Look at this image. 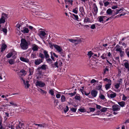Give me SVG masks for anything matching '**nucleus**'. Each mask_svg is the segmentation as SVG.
Returning a JSON list of instances; mask_svg holds the SVG:
<instances>
[{
  "instance_id": "nucleus-50",
  "label": "nucleus",
  "mask_w": 129,
  "mask_h": 129,
  "mask_svg": "<svg viewBox=\"0 0 129 129\" xmlns=\"http://www.w3.org/2000/svg\"><path fill=\"white\" fill-rule=\"evenodd\" d=\"M106 56V54L104 53L101 56V57L103 59H104L107 58V57Z\"/></svg>"
},
{
  "instance_id": "nucleus-36",
  "label": "nucleus",
  "mask_w": 129,
  "mask_h": 129,
  "mask_svg": "<svg viewBox=\"0 0 129 129\" xmlns=\"http://www.w3.org/2000/svg\"><path fill=\"white\" fill-rule=\"evenodd\" d=\"M75 99L76 100L80 101L81 99V98L79 95L78 94V95H76L75 97Z\"/></svg>"
},
{
  "instance_id": "nucleus-19",
  "label": "nucleus",
  "mask_w": 129,
  "mask_h": 129,
  "mask_svg": "<svg viewBox=\"0 0 129 129\" xmlns=\"http://www.w3.org/2000/svg\"><path fill=\"white\" fill-rule=\"evenodd\" d=\"M20 59L21 61L23 62H29V60L27 58L21 57H20Z\"/></svg>"
},
{
  "instance_id": "nucleus-21",
  "label": "nucleus",
  "mask_w": 129,
  "mask_h": 129,
  "mask_svg": "<svg viewBox=\"0 0 129 129\" xmlns=\"http://www.w3.org/2000/svg\"><path fill=\"white\" fill-rule=\"evenodd\" d=\"M84 22L85 23H90L91 22L90 19L88 17H85L84 19Z\"/></svg>"
},
{
  "instance_id": "nucleus-55",
  "label": "nucleus",
  "mask_w": 129,
  "mask_h": 129,
  "mask_svg": "<svg viewBox=\"0 0 129 129\" xmlns=\"http://www.w3.org/2000/svg\"><path fill=\"white\" fill-rule=\"evenodd\" d=\"M89 109L90 110V112H93L95 110V108H89Z\"/></svg>"
},
{
  "instance_id": "nucleus-15",
  "label": "nucleus",
  "mask_w": 129,
  "mask_h": 129,
  "mask_svg": "<svg viewBox=\"0 0 129 129\" xmlns=\"http://www.w3.org/2000/svg\"><path fill=\"white\" fill-rule=\"evenodd\" d=\"M112 93L108 94L107 95L108 97L112 99L115 97L116 96V94L114 92H112Z\"/></svg>"
},
{
  "instance_id": "nucleus-62",
  "label": "nucleus",
  "mask_w": 129,
  "mask_h": 129,
  "mask_svg": "<svg viewBox=\"0 0 129 129\" xmlns=\"http://www.w3.org/2000/svg\"><path fill=\"white\" fill-rule=\"evenodd\" d=\"M2 31L6 34V35L7 32V30L6 29L4 28H3Z\"/></svg>"
},
{
  "instance_id": "nucleus-40",
  "label": "nucleus",
  "mask_w": 129,
  "mask_h": 129,
  "mask_svg": "<svg viewBox=\"0 0 129 129\" xmlns=\"http://www.w3.org/2000/svg\"><path fill=\"white\" fill-rule=\"evenodd\" d=\"M93 54V53L91 51H90L88 52L87 54L89 58H90L92 55Z\"/></svg>"
},
{
  "instance_id": "nucleus-45",
  "label": "nucleus",
  "mask_w": 129,
  "mask_h": 129,
  "mask_svg": "<svg viewBox=\"0 0 129 129\" xmlns=\"http://www.w3.org/2000/svg\"><path fill=\"white\" fill-rule=\"evenodd\" d=\"M103 80L104 81H106L108 83H112L111 80L107 78L104 79Z\"/></svg>"
},
{
  "instance_id": "nucleus-57",
  "label": "nucleus",
  "mask_w": 129,
  "mask_h": 129,
  "mask_svg": "<svg viewBox=\"0 0 129 129\" xmlns=\"http://www.w3.org/2000/svg\"><path fill=\"white\" fill-rule=\"evenodd\" d=\"M78 110L82 112H85L86 110L83 108H81L78 109Z\"/></svg>"
},
{
  "instance_id": "nucleus-33",
  "label": "nucleus",
  "mask_w": 129,
  "mask_h": 129,
  "mask_svg": "<svg viewBox=\"0 0 129 129\" xmlns=\"http://www.w3.org/2000/svg\"><path fill=\"white\" fill-rule=\"evenodd\" d=\"M66 98L64 95H62L61 98V101L62 103L63 102L66 101Z\"/></svg>"
},
{
  "instance_id": "nucleus-54",
  "label": "nucleus",
  "mask_w": 129,
  "mask_h": 129,
  "mask_svg": "<svg viewBox=\"0 0 129 129\" xmlns=\"http://www.w3.org/2000/svg\"><path fill=\"white\" fill-rule=\"evenodd\" d=\"M39 57L41 58V59H44V56L41 53H39Z\"/></svg>"
},
{
  "instance_id": "nucleus-42",
  "label": "nucleus",
  "mask_w": 129,
  "mask_h": 129,
  "mask_svg": "<svg viewBox=\"0 0 129 129\" xmlns=\"http://www.w3.org/2000/svg\"><path fill=\"white\" fill-rule=\"evenodd\" d=\"M108 109V108H107L104 107L102 109H101L100 111L102 112H104L106 111H107Z\"/></svg>"
},
{
  "instance_id": "nucleus-14",
  "label": "nucleus",
  "mask_w": 129,
  "mask_h": 129,
  "mask_svg": "<svg viewBox=\"0 0 129 129\" xmlns=\"http://www.w3.org/2000/svg\"><path fill=\"white\" fill-rule=\"evenodd\" d=\"M23 83L25 86V88L26 89H28L30 85L29 84V81L28 80H26L25 82L24 80H23Z\"/></svg>"
},
{
  "instance_id": "nucleus-9",
  "label": "nucleus",
  "mask_w": 129,
  "mask_h": 129,
  "mask_svg": "<svg viewBox=\"0 0 129 129\" xmlns=\"http://www.w3.org/2000/svg\"><path fill=\"white\" fill-rule=\"evenodd\" d=\"M93 9V10L92 12L94 15H96L98 12V8L95 3H93L92 6Z\"/></svg>"
},
{
  "instance_id": "nucleus-37",
  "label": "nucleus",
  "mask_w": 129,
  "mask_h": 129,
  "mask_svg": "<svg viewBox=\"0 0 129 129\" xmlns=\"http://www.w3.org/2000/svg\"><path fill=\"white\" fill-rule=\"evenodd\" d=\"M10 104L11 106H14L15 107H17V105L13 101H11L10 102Z\"/></svg>"
},
{
  "instance_id": "nucleus-13",
  "label": "nucleus",
  "mask_w": 129,
  "mask_h": 129,
  "mask_svg": "<svg viewBox=\"0 0 129 129\" xmlns=\"http://www.w3.org/2000/svg\"><path fill=\"white\" fill-rule=\"evenodd\" d=\"M34 71L33 69L29 68L28 70V71L29 73V74L28 75V79H30L32 77L31 76L33 75V72Z\"/></svg>"
},
{
  "instance_id": "nucleus-34",
  "label": "nucleus",
  "mask_w": 129,
  "mask_h": 129,
  "mask_svg": "<svg viewBox=\"0 0 129 129\" xmlns=\"http://www.w3.org/2000/svg\"><path fill=\"white\" fill-rule=\"evenodd\" d=\"M35 9H36L34 8H32L31 10V11L32 12V13L33 14L38 15V14L37 13L38 12L36 11Z\"/></svg>"
},
{
  "instance_id": "nucleus-11",
  "label": "nucleus",
  "mask_w": 129,
  "mask_h": 129,
  "mask_svg": "<svg viewBox=\"0 0 129 129\" xmlns=\"http://www.w3.org/2000/svg\"><path fill=\"white\" fill-rule=\"evenodd\" d=\"M43 62V60L42 59L38 58L34 60V63L36 65H38Z\"/></svg>"
},
{
  "instance_id": "nucleus-10",
  "label": "nucleus",
  "mask_w": 129,
  "mask_h": 129,
  "mask_svg": "<svg viewBox=\"0 0 129 129\" xmlns=\"http://www.w3.org/2000/svg\"><path fill=\"white\" fill-rule=\"evenodd\" d=\"M36 86L43 87L45 86V84L42 81H38L36 83Z\"/></svg>"
},
{
  "instance_id": "nucleus-35",
  "label": "nucleus",
  "mask_w": 129,
  "mask_h": 129,
  "mask_svg": "<svg viewBox=\"0 0 129 129\" xmlns=\"http://www.w3.org/2000/svg\"><path fill=\"white\" fill-rule=\"evenodd\" d=\"M123 8H121L119 10H117L116 9V12L115 13V14L114 15H113V16H114V15H116L120 13L121 12V11H122L123 10Z\"/></svg>"
},
{
  "instance_id": "nucleus-41",
  "label": "nucleus",
  "mask_w": 129,
  "mask_h": 129,
  "mask_svg": "<svg viewBox=\"0 0 129 129\" xmlns=\"http://www.w3.org/2000/svg\"><path fill=\"white\" fill-rule=\"evenodd\" d=\"M19 124H20V125H18L16 127V128L18 129H21L22 126L23 125V123L20 124V122H19Z\"/></svg>"
},
{
  "instance_id": "nucleus-51",
  "label": "nucleus",
  "mask_w": 129,
  "mask_h": 129,
  "mask_svg": "<svg viewBox=\"0 0 129 129\" xmlns=\"http://www.w3.org/2000/svg\"><path fill=\"white\" fill-rule=\"evenodd\" d=\"M99 97L102 100H104L105 99V96L102 94H100L99 95Z\"/></svg>"
},
{
  "instance_id": "nucleus-30",
  "label": "nucleus",
  "mask_w": 129,
  "mask_h": 129,
  "mask_svg": "<svg viewBox=\"0 0 129 129\" xmlns=\"http://www.w3.org/2000/svg\"><path fill=\"white\" fill-rule=\"evenodd\" d=\"M46 59L47 62L48 63L51 64L53 62L52 60L50 58V57L49 58H46Z\"/></svg>"
},
{
  "instance_id": "nucleus-12",
  "label": "nucleus",
  "mask_w": 129,
  "mask_h": 129,
  "mask_svg": "<svg viewBox=\"0 0 129 129\" xmlns=\"http://www.w3.org/2000/svg\"><path fill=\"white\" fill-rule=\"evenodd\" d=\"M21 31L23 34H25L28 33L29 30L28 28L25 27L21 28Z\"/></svg>"
},
{
  "instance_id": "nucleus-28",
  "label": "nucleus",
  "mask_w": 129,
  "mask_h": 129,
  "mask_svg": "<svg viewBox=\"0 0 129 129\" xmlns=\"http://www.w3.org/2000/svg\"><path fill=\"white\" fill-rule=\"evenodd\" d=\"M73 1L72 0H65V3L66 4H68L69 5H73Z\"/></svg>"
},
{
  "instance_id": "nucleus-58",
  "label": "nucleus",
  "mask_w": 129,
  "mask_h": 129,
  "mask_svg": "<svg viewBox=\"0 0 129 129\" xmlns=\"http://www.w3.org/2000/svg\"><path fill=\"white\" fill-rule=\"evenodd\" d=\"M76 92H74L73 93H69L68 94L70 96H74L75 95V94H76Z\"/></svg>"
},
{
  "instance_id": "nucleus-61",
  "label": "nucleus",
  "mask_w": 129,
  "mask_h": 129,
  "mask_svg": "<svg viewBox=\"0 0 129 129\" xmlns=\"http://www.w3.org/2000/svg\"><path fill=\"white\" fill-rule=\"evenodd\" d=\"M90 28L92 29H94L96 28L95 24L92 25L90 26Z\"/></svg>"
},
{
  "instance_id": "nucleus-24",
  "label": "nucleus",
  "mask_w": 129,
  "mask_h": 129,
  "mask_svg": "<svg viewBox=\"0 0 129 129\" xmlns=\"http://www.w3.org/2000/svg\"><path fill=\"white\" fill-rule=\"evenodd\" d=\"M7 47V46L5 44H3L1 46V52H2L4 51L5 49Z\"/></svg>"
},
{
  "instance_id": "nucleus-32",
  "label": "nucleus",
  "mask_w": 129,
  "mask_h": 129,
  "mask_svg": "<svg viewBox=\"0 0 129 129\" xmlns=\"http://www.w3.org/2000/svg\"><path fill=\"white\" fill-rule=\"evenodd\" d=\"M47 66L45 64L42 65L41 67H40V68L42 70H46V69L47 67Z\"/></svg>"
},
{
  "instance_id": "nucleus-56",
  "label": "nucleus",
  "mask_w": 129,
  "mask_h": 129,
  "mask_svg": "<svg viewBox=\"0 0 129 129\" xmlns=\"http://www.w3.org/2000/svg\"><path fill=\"white\" fill-rule=\"evenodd\" d=\"M39 89L40 90V91L41 93L43 94L45 93V94H46L47 93V92L43 90L42 89Z\"/></svg>"
},
{
  "instance_id": "nucleus-4",
  "label": "nucleus",
  "mask_w": 129,
  "mask_h": 129,
  "mask_svg": "<svg viewBox=\"0 0 129 129\" xmlns=\"http://www.w3.org/2000/svg\"><path fill=\"white\" fill-rule=\"evenodd\" d=\"M91 95L88 96V97L90 99H93L95 98L97 96L98 91L95 90H91Z\"/></svg>"
},
{
  "instance_id": "nucleus-6",
  "label": "nucleus",
  "mask_w": 129,
  "mask_h": 129,
  "mask_svg": "<svg viewBox=\"0 0 129 129\" xmlns=\"http://www.w3.org/2000/svg\"><path fill=\"white\" fill-rule=\"evenodd\" d=\"M69 41L70 42L73 43H75V44H77L81 41V39L80 38H77L75 39H68L67 40Z\"/></svg>"
},
{
  "instance_id": "nucleus-5",
  "label": "nucleus",
  "mask_w": 129,
  "mask_h": 129,
  "mask_svg": "<svg viewBox=\"0 0 129 129\" xmlns=\"http://www.w3.org/2000/svg\"><path fill=\"white\" fill-rule=\"evenodd\" d=\"M39 35L40 37L42 38H43L45 37V36L46 35L44 30V29L40 28L39 29Z\"/></svg>"
},
{
  "instance_id": "nucleus-39",
  "label": "nucleus",
  "mask_w": 129,
  "mask_h": 129,
  "mask_svg": "<svg viewBox=\"0 0 129 129\" xmlns=\"http://www.w3.org/2000/svg\"><path fill=\"white\" fill-rule=\"evenodd\" d=\"M34 124L36 125H38L39 126H40L41 127H44L45 126V124L43 123L37 124L34 123Z\"/></svg>"
},
{
  "instance_id": "nucleus-26",
  "label": "nucleus",
  "mask_w": 129,
  "mask_h": 129,
  "mask_svg": "<svg viewBox=\"0 0 129 129\" xmlns=\"http://www.w3.org/2000/svg\"><path fill=\"white\" fill-rule=\"evenodd\" d=\"M112 83H108L105 85V88L106 90H108L111 87Z\"/></svg>"
},
{
  "instance_id": "nucleus-64",
  "label": "nucleus",
  "mask_w": 129,
  "mask_h": 129,
  "mask_svg": "<svg viewBox=\"0 0 129 129\" xmlns=\"http://www.w3.org/2000/svg\"><path fill=\"white\" fill-rule=\"evenodd\" d=\"M110 4V2L108 1L104 3V5L105 6L107 7Z\"/></svg>"
},
{
  "instance_id": "nucleus-27",
  "label": "nucleus",
  "mask_w": 129,
  "mask_h": 129,
  "mask_svg": "<svg viewBox=\"0 0 129 129\" xmlns=\"http://www.w3.org/2000/svg\"><path fill=\"white\" fill-rule=\"evenodd\" d=\"M15 51L12 52L10 53L7 54L6 56L7 58H10L13 55V54H15Z\"/></svg>"
},
{
  "instance_id": "nucleus-53",
  "label": "nucleus",
  "mask_w": 129,
  "mask_h": 129,
  "mask_svg": "<svg viewBox=\"0 0 129 129\" xmlns=\"http://www.w3.org/2000/svg\"><path fill=\"white\" fill-rule=\"evenodd\" d=\"M122 80L121 78H120L118 80L117 82H118V84L120 85L122 83Z\"/></svg>"
},
{
  "instance_id": "nucleus-63",
  "label": "nucleus",
  "mask_w": 129,
  "mask_h": 129,
  "mask_svg": "<svg viewBox=\"0 0 129 129\" xmlns=\"http://www.w3.org/2000/svg\"><path fill=\"white\" fill-rule=\"evenodd\" d=\"M120 85L117 83L116 85H115V88L117 89H118L120 87Z\"/></svg>"
},
{
  "instance_id": "nucleus-43",
  "label": "nucleus",
  "mask_w": 129,
  "mask_h": 129,
  "mask_svg": "<svg viewBox=\"0 0 129 129\" xmlns=\"http://www.w3.org/2000/svg\"><path fill=\"white\" fill-rule=\"evenodd\" d=\"M72 12L76 14H77L78 12V8L77 7L73 9Z\"/></svg>"
},
{
  "instance_id": "nucleus-18",
  "label": "nucleus",
  "mask_w": 129,
  "mask_h": 129,
  "mask_svg": "<svg viewBox=\"0 0 129 129\" xmlns=\"http://www.w3.org/2000/svg\"><path fill=\"white\" fill-rule=\"evenodd\" d=\"M39 47L36 45L34 44L32 45V49L34 51H37L38 50Z\"/></svg>"
},
{
  "instance_id": "nucleus-22",
  "label": "nucleus",
  "mask_w": 129,
  "mask_h": 129,
  "mask_svg": "<svg viewBox=\"0 0 129 129\" xmlns=\"http://www.w3.org/2000/svg\"><path fill=\"white\" fill-rule=\"evenodd\" d=\"M37 70L39 74L40 75L42 74V70L40 68V67H38L37 69Z\"/></svg>"
},
{
  "instance_id": "nucleus-23",
  "label": "nucleus",
  "mask_w": 129,
  "mask_h": 129,
  "mask_svg": "<svg viewBox=\"0 0 129 129\" xmlns=\"http://www.w3.org/2000/svg\"><path fill=\"white\" fill-rule=\"evenodd\" d=\"M79 11L82 14H85V13L84 11V10L83 7H80L79 8Z\"/></svg>"
},
{
  "instance_id": "nucleus-47",
  "label": "nucleus",
  "mask_w": 129,
  "mask_h": 129,
  "mask_svg": "<svg viewBox=\"0 0 129 129\" xmlns=\"http://www.w3.org/2000/svg\"><path fill=\"white\" fill-rule=\"evenodd\" d=\"M20 73H22L24 76H25L26 74V71L23 69H22L20 71Z\"/></svg>"
},
{
  "instance_id": "nucleus-17",
  "label": "nucleus",
  "mask_w": 129,
  "mask_h": 129,
  "mask_svg": "<svg viewBox=\"0 0 129 129\" xmlns=\"http://www.w3.org/2000/svg\"><path fill=\"white\" fill-rule=\"evenodd\" d=\"M105 17V16H99L97 19L98 21L101 23H103V19Z\"/></svg>"
},
{
  "instance_id": "nucleus-8",
  "label": "nucleus",
  "mask_w": 129,
  "mask_h": 129,
  "mask_svg": "<svg viewBox=\"0 0 129 129\" xmlns=\"http://www.w3.org/2000/svg\"><path fill=\"white\" fill-rule=\"evenodd\" d=\"M120 107L118 105L115 104L112 107V110L113 111H118L120 110Z\"/></svg>"
},
{
  "instance_id": "nucleus-16",
  "label": "nucleus",
  "mask_w": 129,
  "mask_h": 129,
  "mask_svg": "<svg viewBox=\"0 0 129 129\" xmlns=\"http://www.w3.org/2000/svg\"><path fill=\"white\" fill-rule=\"evenodd\" d=\"M124 66L125 68L127 70V71L129 72V63L128 61L124 62Z\"/></svg>"
},
{
  "instance_id": "nucleus-1",
  "label": "nucleus",
  "mask_w": 129,
  "mask_h": 129,
  "mask_svg": "<svg viewBox=\"0 0 129 129\" xmlns=\"http://www.w3.org/2000/svg\"><path fill=\"white\" fill-rule=\"evenodd\" d=\"M20 46L22 49L23 50H26L28 48V43L24 39H21Z\"/></svg>"
},
{
  "instance_id": "nucleus-20",
  "label": "nucleus",
  "mask_w": 129,
  "mask_h": 129,
  "mask_svg": "<svg viewBox=\"0 0 129 129\" xmlns=\"http://www.w3.org/2000/svg\"><path fill=\"white\" fill-rule=\"evenodd\" d=\"M43 53L45 55L44 57L46 58H49V57H50V56L49 55L48 52L47 51L43 50Z\"/></svg>"
},
{
  "instance_id": "nucleus-59",
  "label": "nucleus",
  "mask_w": 129,
  "mask_h": 129,
  "mask_svg": "<svg viewBox=\"0 0 129 129\" xmlns=\"http://www.w3.org/2000/svg\"><path fill=\"white\" fill-rule=\"evenodd\" d=\"M69 107L67 106H66V108L64 109V111L66 113L69 110Z\"/></svg>"
},
{
  "instance_id": "nucleus-52",
  "label": "nucleus",
  "mask_w": 129,
  "mask_h": 129,
  "mask_svg": "<svg viewBox=\"0 0 129 129\" xmlns=\"http://www.w3.org/2000/svg\"><path fill=\"white\" fill-rule=\"evenodd\" d=\"M120 56L121 57H122L124 56V51H122V50L120 51L119 52Z\"/></svg>"
},
{
  "instance_id": "nucleus-3",
  "label": "nucleus",
  "mask_w": 129,
  "mask_h": 129,
  "mask_svg": "<svg viewBox=\"0 0 129 129\" xmlns=\"http://www.w3.org/2000/svg\"><path fill=\"white\" fill-rule=\"evenodd\" d=\"M7 18L8 15L4 13H2L1 17L0 19V28L1 27V24L5 23V20Z\"/></svg>"
},
{
  "instance_id": "nucleus-49",
  "label": "nucleus",
  "mask_w": 129,
  "mask_h": 129,
  "mask_svg": "<svg viewBox=\"0 0 129 129\" xmlns=\"http://www.w3.org/2000/svg\"><path fill=\"white\" fill-rule=\"evenodd\" d=\"M49 93L52 96H53L54 95V91L52 89L49 90Z\"/></svg>"
},
{
  "instance_id": "nucleus-48",
  "label": "nucleus",
  "mask_w": 129,
  "mask_h": 129,
  "mask_svg": "<svg viewBox=\"0 0 129 129\" xmlns=\"http://www.w3.org/2000/svg\"><path fill=\"white\" fill-rule=\"evenodd\" d=\"M72 15L75 18V19L76 20H77V21H79L78 20V19L79 18L78 17V16L77 15H75L74 14H73Z\"/></svg>"
},
{
  "instance_id": "nucleus-29",
  "label": "nucleus",
  "mask_w": 129,
  "mask_h": 129,
  "mask_svg": "<svg viewBox=\"0 0 129 129\" xmlns=\"http://www.w3.org/2000/svg\"><path fill=\"white\" fill-rule=\"evenodd\" d=\"M113 11L114 10H112L111 9L109 8L106 11V13L108 15H111L112 14Z\"/></svg>"
},
{
  "instance_id": "nucleus-31",
  "label": "nucleus",
  "mask_w": 129,
  "mask_h": 129,
  "mask_svg": "<svg viewBox=\"0 0 129 129\" xmlns=\"http://www.w3.org/2000/svg\"><path fill=\"white\" fill-rule=\"evenodd\" d=\"M115 48L116 49V50L117 51H119L120 52V51H122L121 49V48H120V46L118 45H117L116 46Z\"/></svg>"
},
{
  "instance_id": "nucleus-38",
  "label": "nucleus",
  "mask_w": 129,
  "mask_h": 129,
  "mask_svg": "<svg viewBox=\"0 0 129 129\" xmlns=\"http://www.w3.org/2000/svg\"><path fill=\"white\" fill-rule=\"evenodd\" d=\"M20 73H21L20 72L18 74V75L19 77L20 78V79L23 81L24 80L23 79V75H24Z\"/></svg>"
},
{
  "instance_id": "nucleus-44",
  "label": "nucleus",
  "mask_w": 129,
  "mask_h": 129,
  "mask_svg": "<svg viewBox=\"0 0 129 129\" xmlns=\"http://www.w3.org/2000/svg\"><path fill=\"white\" fill-rule=\"evenodd\" d=\"M15 61L13 59H10L9 61V62L10 64H12L14 63Z\"/></svg>"
},
{
  "instance_id": "nucleus-60",
  "label": "nucleus",
  "mask_w": 129,
  "mask_h": 129,
  "mask_svg": "<svg viewBox=\"0 0 129 129\" xmlns=\"http://www.w3.org/2000/svg\"><path fill=\"white\" fill-rule=\"evenodd\" d=\"M127 97L124 94H123L122 100H123L125 101L127 100Z\"/></svg>"
},
{
  "instance_id": "nucleus-46",
  "label": "nucleus",
  "mask_w": 129,
  "mask_h": 129,
  "mask_svg": "<svg viewBox=\"0 0 129 129\" xmlns=\"http://www.w3.org/2000/svg\"><path fill=\"white\" fill-rule=\"evenodd\" d=\"M31 58L34 59L37 57L36 54L35 53L33 52L31 56Z\"/></svg>"
},
{
  "instance_id": "nucleus-25",
  "label": "nucleus",
  "mask_w": 129,
  "mask_h": 129,
  "mask_svg": "<svg viewBox=\"0 0 129 129\" xmlns=\"http://www.w3.org/2000/svg\"><path fill=\"white\" fill-rule=\"evenodd\" d=\"M118 104L121 107H124L125 104V102L124 101L118 102Z\"/></svg>"
},
{
  "instance_id": "nucleus-2",
  "label": "nucleus",
  "mask_w": 129,
  "mask_h": 129,
  "mask_svg": "<svg viewBox=\"0 0 129 129\" xmlns=\"http://www.w3.org/2000/svg\"><path fill=\"white\" fill-rule=\"evenodd\" d=\"M62 60L61 59H57L56 61L54 62L53 64H52V66L53 67L59 68V67L62 66Z\"/></svg>"
},
{
  "instance_id": "nucleus-7",
  "label": "nucleus",
  "mask_w": 129,
  "mask_h": 129,
  "mask_svg": "<svg viewBox=\"0 0 129 129\" xmlns=\"http://www.w3.org/2000/svg\"><path fill=\"white\" fill-rule=\"evenodd\" d=\"M54 47L58 51V52L59 53L62 55V54L63 53L62 48L60 46L56 45H55L54 46Z\"/></svg>"
}]
</instances>
